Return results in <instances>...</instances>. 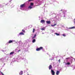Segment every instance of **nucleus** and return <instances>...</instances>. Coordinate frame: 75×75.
Masks as SVG:
<instances>
[{"mask_svg":"<svg viewBox=\"0 0 75 75\" xmlns=\"http://www.w3.org/2000/svg\"><path fill=\"white\" fill-rule=\"evenodd\" d=\"M35 42V39H33V41H32V42Z\"/></svg>","mask_w":75,"mask_h":75,"instance_id":"4468645a","label":"nucleus"},{"mask_svg":"<svg viewBox=\"0 0 75 75\" xmlns=\"http://www.w3.org/2000/svg\"><path fill=\"white\" fill-rule=\"evenodd\" d=\"M62 35H63V36H64V37H65V36H66V35H65V34H63Z\"/></svg>","mask_w":75,"mask_h":75,"instance_id":"5701e85b","label":"nucleus"},{"mask_svg":"<svg viewBox=\"0 0 75 75\" xmlns=\"http://www.w3.org/2000/svg\"><path fill=\"white\" fill-rule=\"evenodd\" d=\"M19 35H24V33L23 32H21L19 34Z\"/></svg>","mask_w":75,"mask_h":75,"instance_id":"1a4fd4ad","label":"nucleus"},{"mask_svg":"<svg viewBox=\"0 0 75 75\" xmlns=\"http://www.w3.org/2000/svg\"><path fill=\"white\" fill-rule=\"evenodd\" d=\"M59 74V71H57L56 73V75H58Z\"/></svg>","mask_w":75,"mask_h":75,"instance_id":"6e6552de","label":"nucleus"},{"mask_svg":"<svg viewBox=\"0 0 75 75\" xmlns=\"http://www.w3.org/2000/svg\"><path fill=\"white\" fill-rule=\"evenodd\" d=\"M33 0H29L28 1H33Z\"/></svg>","mask_w":75,"mask_h":75,"instance_id":"a878e982","label":"nucleus"},{"mask_svg":"<svg viewBox=\"0 0 75 75\" xmlns=\"http://www.w3.org/2000/svg\"><path fill=\"white\" fill-rule=\"evenodd\" d=\"M19 74L20 75H22V74H23V71H21V72L19 73Z\"/></svg>","mask_w":75,"mask_h":75,"instance_id":"f8f14e48","label":"nucleus"},{"mask_svg":"<svg viewBox=\"0 0 75 75\" xmlns=\"http://www.w3.org/2000/svg\"><path fill=\"white\" fill-rule=\"evenodd\" d=\"M24 7H25V4H22L20 5V7L21 8H23Z\"/></svg>","mask_w":75,"mask_h":75,"instance_id":"7ed1b4c3","label":"nucleus"},{"mask_svg":"<svg viewBox=\"0 0 75 75\" xmlns=\"http://www.w3.org/2000/svg\"><path fill=\"white\" fill-rule=\"evenodd\" d=\"M51 25V26H54V25Z\"/></svg>","mask_w":75,"mask_h":75,"instance_id":"c756f323","label":"nucleus"},{"mask_svg":"<svg viewBox=\"0 0 75 75\" xmlns=\"http://www.w3.org/2000/svg\"><path fill=\"white\" fill-rule=\"evenodd\" d=\"M55 34H56V35H57V36H59V34H58L57 33H55Z\"/></svg>","mask_w":75,"mask_h":75,"instance_id":"f3484780","label":"nucleus"},{"mask_svg":"<svg viewBox=\"0 0 75 75\" xmlns=\"http://www.w3.org/2000/svg\"><path fill=\"white\" fill-rule=\"evenodd\" d=\"M51 73L52 75H55V72L53 71V70L52 69L51 70Z\"/></svg>","mask_w":75,"mask_h":75,"instance_id":"f03ea898","label":"nucleus"},{"mask_svg":"<svg viewBox=\"0 0 75 75\" xmlns=\"http://www.w3.org/2000/svg\"><path fill=\"white\" fill-rule=\"evenodd\" d=\"M1 74H2V75H4V74H3V73L1 72Z\"/></svg>","mask_w":75,"mask_h":75,"instance_id":"b1692460","label":"nucleus"},{"mask_svg":"<svg viewBox=\"0 0 75 75\" xmlns=\"http://www.w3.org/2000/svg\"><path fill=\"white\" fill-rule=\"evenodd\" d=\"M41 50H43V47H40V48H38L36 49V50L37 51H40Z\"/></svg>","mask_w":75,"mask_h":75,"instance_id":"f257e3e1","label":"nucleus"},{"mask_svg":"<svg viewBox=\"0 0 75 75\" xmlns=\"http://www.w3.org/2000/svg\"><path fill=\"white\" fill-rule=\"evenodd\" d=\"M13 42V40H10L8 42V44H10L11 43H12Z\"/></svg>","mask_w":75,"mask_h":75,"instance_id":"20e7f679","label":"nucleus"},{"mask_svg":"<svg viewBox=\"0 0 75 75\" xmlns=\"http://www.w3.org/2000/svg\"><path fill=\"white\" fill-rule=\"evenodd\" d=\"M53 25H54V26H55V25H57V24H55Z\"/></svg>","mask_w":75,"mask_h":75,"instance_id":"bb28decb","label":"nucleus"},{"mask_svg":"<svg viewBox=\"0 0 75 75\" xmlns=\"http://www.w3.org/2000/svg\"><path fill=\"white\" fill-rule=\"evenodd\" d=\"M20 51H21V50H19L18 51V52H20Z\"/></svg>","mask_w":75,"mask_h":75,"instance_id":"cd10ccee","label":"nucleus"},{"mask_svg":"<svg viewBox=\"0 0 75 75\" xmlns=\"http://www.w3.org/2000/svg\"><path fill=\"white\" fill-rule=\"evenodd\" d=\"M34 36L35 37H36V34H35Z\"/></svg>","mask_w":75,"mask_h":75,"instance_id":"c85d7f7f","label":"nucleus"},{"mask_svg":"<svg viewBox=\"0 0 75 75\" xmlns=\"http://www.w3.org/2000/svg\"><path fill=\"white\" fill-rule=\"evenodd\" d=\"M44 33H42V34H44Z\"/></svg>","mask_w":75,"mask_h":75,"instance_id":"7c9ffc66","label":"nucleus"},{"mask_svg":"<svg viewBox=\"0 0 75 75\" xmlns=\"http://www.w3.org/2000/svg\"><path fill=\"white\" fill-rule=\"evenodd\" d=\"M22 32H23V33H25V30H23V29L22 30Z\"/></svg>","mask_w":75,"mask_h":75,"instance_id":"a211bd4d","label":"nucleus"},{"mask_svg":"<svg viewBox=\"0 0 75 75\" xmlns=\"http://www.w3.org/2000/svg\"><path fill=\"white\" fill-rule=\"evenodd\" d=\"M41 30H45V28H41Z\"/></svg>","mask_w":75,"mask_h":75,"instance_id":"dca6fc26","label":"nucleus"},{"mask_svg":"<svg viewBox=\"0 0 75 75\" xmlns=\"http://www.w3.org/2000/svg\"><path fill=\"white\" fill-rule=\"evenodd\" d=\"M33 4H34L33 3H31L30 4L31 6H33Z\"/></svg>","mask_w":75,"mask_h":75,"instance_id":"6ab92c4d","label":"nucleus"},{"mask_svg":"<svg viewBox=\"0 0 75 75\" xmlns=\"http://www.w3.org/2000/svg\"><path fill=\"white\" fill-rule=\"evenodd\" d=\"M75 27L74 26H73V27H71V28H69V29H73V28H75Z\"/></svg>","mask_w":75,"mask_h":75,"instance_id":"9d476101","label":"nucleus"},{"mask_svg":"<svg viewBox=\"0 0 75 75\" xmlns=\"http://www.w3.org/2000/svg\"><path fill=\"white\" fill-rule=\"evenodd\" d=\"M66 64H67V63H66Z\"/></svg>","mask_w":75,"mask_h":75,"instance_id":"2f4dec72","label":"nucleus"},{"mask_svg":"<svg viewBox=\"0 0 75 75\" xmlns=\"http://www.w3.org/2000/svg\"><path fill=\"white\" fill-rule=\"evenodd\" d=\"M69 59V57H68L66 58V59Z\"/></svg>","mask_w":75,"mask_h":75,"instance_id":"412c9836","label":"nucleus"},{"mask_svg":"<svg viewBox=\"0 0 75 75\" xmlns=\"http://www.w3.org/2000/svg\"><path fill=\"white\" fill-rule=\"evenodd\" d=\"M35 38V37L34 36L32 38L33 39H34V38Z\"/></svg>","mask_w":75,"mask_h":75,"instance_id":"393cba45","label":"nucleus"},{"mask_svg":"<svg viewBox=\"0 0 75 75\" xmlns=\"http://www.w3.org/2000/svg\"><path fill=\"white\" fill-rule=\"evenodd\" d=\"M67 64L68 65H70V63L69 62H67Z\"/></svg>","mask_w":75,"mask_h":75,"instance_id":"aec40b11","label":"nucleus"},{"mask_svg":"<svg viewBox=\"0 0 75 75\" xmlns=\"http://www.w3.org/2000/svg\"><path fill=\"white\" fill-rule=\"evenodd\" d=\"M28 8H30V9H31V8H33L32 7H31V6H30L28 7Z\"/></svg>","mask_w":75,"mask_h":75,"instance_id":"ddd939ff","label":"nucleus"},{"mask_svg":"<svg viewBox=\"0 0 75 75\" xmlns=\"http://www.w3.org/2000/svg\"><path fill=\"white\" fill-rule=\"evenodd\" d=\"M46 23L47 24H51V21H46Z\"/></svg>","mask_w":75,"mask_h":75,"instance_id":"39448f33","label":"nucleus"},{"mask_svg":"<svg viewBox=\"0 0 75 75\" xmlns=\"http://www.w3.org/2000/svg\"><path fill=\"white\" fill-rule=\"evenodd\" d=\"M35 29H34V28H33V33H34V32H35Z\"/></svg>","mask_w":75,"mask_h":75,"instance_id":"2eb2a0df","label":"nucleus"},{"mask_svg":"<svg viewBox=\"0 0 75 75\" xmlns=\"http://www.w3.org/2000/svg\"><path fill=\"white\" fill-rule=\"evenodd\" d=\"M58 62L59 63L60 62H61V60L59 59L58 60Z\"/></svg>","mask_w":75,"mask_h":75,"instance_id":"4be33fe9","label":"nucleus"},{"mask_svg":"<svg viewBox=\"0 0 75 75\" xmlns=\"http://www.w3.org/2000/svg\"><path fill=\"white\" fill-rule=\"evenodd\" d=\"M14 52H12L10 53L9 54L10 55H13V54H14Z\"/></svg>","mask_w":75,"mask_h":75,"instance_id":"9b49d317","label":"nucleus"},{"mask_svg":"<svg viewBox=\"0 0 75 75\" xmlns=\"http://www.w3.org/2000/svg\"><path fill=\"white\" fill-rule=\"evenodd\" d=\"M52 65H50L49 66V69L50 70L51 69H52Z\"/></svg>","mask_w":75,"mask_h":75,"instance_id":"0eeeda50","label":"nucleus"},{"mask_svg":"<svg viewBox=\"0 0 75 75\" xmlns=\"http://www.w3.org/2000/svg\"><path fill=\"white\" fill-rule=\"evenodd\" d=\"M40 22L42 23H45V20H42L40 21Z\"/></svg>","mask_w":75,"mask_h":75,"instance_id":"423d86ee","label":"nucleus"}]
</instances>
